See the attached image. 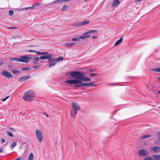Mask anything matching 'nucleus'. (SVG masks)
Here are the masks:
<instances>
[{"label": "nucleus", "instance_id": "f257e3e1", "mask_svg": "<svg viewBox=\"0 0 160 160\" xmlns=\"http://www.w3.org/2000/svg\"><path fill=\"white\" fill-rule=\"evenodd\" d=\"M68 75L71 76L70 78H75L74 79L66 80L65 82L71 85H74L75 87L83 88L85 87L95 86V82L90 83H82V82L89 81L91 79L84 76V73L79 71H73L68 73Z\"/></svg>", "mask_w": 160, "mask_h": 160}, {"label": "nucleus", "instance_id": "f03ea898", "mask_svg": "<svg viewBox=\"0 0 160 160\" xmlns=\"http://www.w3.org/2000/svg\"><path fill=\"white\" fill-rule=\"evenodd\" d=\"M32 58L29 55L21 56L19 58H12L10 59V60L12 61H17L25 63L28 62L29 60L31 59Z\"/></svg>", "mask_w": 160, "mask_h": 160}, {"label": "nucleus", "instance_id": "7ed1b4c3", "mask_svg": "<svg viewBox=\"0 0 160 160\" xmlns=\"http://www.w3.org/2000/svg\"><path fill=\"white\" fill-rule=\"evenodd\" d=\"M34 97V92L32 91H28L25 93L23 96V98L25 101L29 102L32 101Z\"/></svg>", "mask_w": 160, "mask_h": 160}, {"label": "nucleus", "instance_id": "20e7f679", "mask_svg": "<svg viewBox=\"0 0 160 160\" xmlns=\"http://www.w3.org/2000/svg\"><path fill=\"white\" fill-rule=\"evenodd\" d=\"M89 22L88 20H85L80 22L75 23L73 25L74 27H81L84 25L88 24Z\"/></svg>", "mask_w": 160, "mask_h": 160}, {"label": "nucleus", "instance_id": "39448f33", "mask_svg": "<svg viewBox=\"0 0 160 160\" xmlns=\"http://www.w3.org/2000/svg\"><path fill=\"white\" fill-rule=\"evenodd\" d=\"M36 133L38 140L39 142H41L43 139V136L41 132L39 130L37 129L36 131Z\"/></svg>", "mask_w": 160, "mask_h": 160}, {"label": "nucleus", "instance_id": "423d86ee", "mask_svg": "<svg viewBox=\"0 0 160 160\" xmlns=\"http://www.w3.org/2000/svg\"><path fill=\"white\" fill-rule=\"evenodd\" d=\"M1 73L4 76L8 78H12L13 77V75L10 72L5 70H3Z\"/></svg>", "mask_w": 160, "mask_h": 160}, {"label": "nucleus", "instance_id": "0eeeda50", "mask_svg": "<svg viewBox=\"0 0 160 160\" xmlns=\"http://www.w3.org/2000/svg\"><path fill=\"white\" fill-rule=\"evenodd\" d=\"M72 110L75 111L76 113L80 109L79 106L76 102H72Z\"/></svg>", "mask_w": 160, "mask_h": 160}, {"label": "nucleus", "instance_id": "6e6552de", "mask_svg": "<svg viewBox=\"0 0 160 160\" xmlns=\"http://www.w3.org/2000/svg\"><path fill=\"white\" fill-rule=\"evenodd\" d=\"M138 153L142 156H146L148 155V152L146 150L141 149L139 150Z\"/></svg>", "mask_w": 160, "mask_h": 160}, {"label": "nucleus", "instance_id": "1a4fd4ad", "mask_svg": "<svg viewBox=\"0 0 160 160\" xmlns=\"http://www.w3.org/2000/svg\"><path fill=\"white\" fill-rule=\"evenodd\" d=\"M29 76H25L20 78L19 79V81L21 82H23L25 81L27 79L30 78Z\"/></svg>", "mask_w": 160, "mask_h": 160}, {"label": "nucleus", "instance_id": "9d476101", "mask_svg": "<svg viewBox=\"0 0 160 160\" xmlns=\"http://www.w3.org/2000/svg\"><path fill=\"white\" fill-rule=\"evenodd\" d=\"M120 2L119 0H114V2L112 5V8H115L117 6L119 5Z\"/></svg>", "mask_w": 160, "mask_h": 160}, {"label": "nucleus", "instance_id": "9b49d317", "mask_svg": "<svg viewBox=\"0 0 160 160\" xmlns=\"http://www.w3.org/2000/svg\"><path fill=\"white\" fill-rule=\"evenodd\" d=\"M150 149L154 152H158L160 150V148L158 147H154L150 148Z\"/></svg>", "mask_w": 160, "mask_h": 160}, {"label": "nucleus", "instance_id": "f8f14e48", "mask_svg": "<svg viewBox=\"0 0 160 160\" xmlns=\"http://www.w3.org/2000/svg\"><path fill=\"white\" fill-rule=\"evenodd\" d=\"M123 38L122 37L116 41L114 44V46H116L119 45L122 42Z\"/></svg>", "mask_w": 160, "mask_h": 160}, {"label": "nucleus", "instance_id": "ddd939ff", "mask_svg": "<svg viewBox=\"0 0 160 160\" xmlns=\"http://www.w3.org/2000/svg\"><path fill=\"white\" fill-rule=\"evenodd\" d=\"M75 42H72L71 43H67L64 44V46L67 48L70 47L74 46L75 44Z\"/></svg>", "mask_w": 160, "mask_h": 160}, {"label": "nucleus", "instance_id": "4468645a", "mask_svg": "<svg viewBox=\"0 0 160 160\" xmlns=\"http://www.w3.org/2000/svg\"><path fill=\"white\" fill-rule=\"evenodd\" d=\"M97 32H98V31L97 30H90V31H89L88 32H86L84 33V34L88 35L89 34H90L92 33H97Z\"/></svg>", "mask_w": 160, "mask_h": 160}, {"label": "nucleus", "instance_id": "2eb2a0df", "mask_svg": "<svg viewBox=\"0 0 160 160\" xmlns=\"http://www.w3.org/2000/svg\"><path fill=\"white\" fill-rule=\"evenodd\" d=\"M84 35L83 36H80L79 37V38L80 39H83V40H85L86 39L88 38V37H90V36L88 35H86V34H84V33L83 34Z\"/></svg>", "mask_w": 160, "mask_h": 160}, {"label": "nucleus", "instance_id": "dca6fc26", "mask_svg": "<svg viewBox=\"0 0 160 160\" xmlns=\"http://www.w3.org/2000/svg\"><path fill=\"white\" fill-rule=\"evenodd\" d=\"M36 6V4H33L32 5V7H26V8H22L21 9L22 10H27L29 9H33L34 8L33 7L34 6Z\"/></svg>", "mask_w": 160, "mask_h": 160}, {"label": "nucleus", "instance_id": "f3484780", "mask_svg": "<svg viewBox=\"0 0 160 160\" xmlns=\"http://www.w3.org/2000/svg\"><path fill=\"white\" fill-rule=\"evenodd\" d=\"M75 111H74L73 110H71V115L72 117L73 118H75L76 115L77 113V112H75Z\"/></svg>", "mask_w": 160, "mask_h": 160}, {"label": "nucleus", "instance_id": "a211bd4d", "mask_svg": "<svg viewBox=\"0 0 160 160\" xmlns=\"http://www.w3.org/2000/svg\"><path fill=\"white\" fill-rule=\"evenodd\" d=\"M52 61V62H50L49 64V67L53 66L57 62L55 59H54Z\"/></svg>", "mask_w": 160, "mask_h": 160}, {"label": "nucleus", "instance_id": "6ab92c4d", "mask_svg": "<svg viewBox=\"0 0 160 160\" xmlns=\"http://www.w3.org/2000/svg\"><path fill=\"white\" fill-rule=\"evenodd\" d=\"M49 55H47L40 56L39 58L41 59L44 60L47 58H49Z\"/></svg>", "mask_w": 160, "mask_h": 160}, {"label": "nucleus", "instance_id": "aec40b11", "mask_svg": "<svg viewBox=\"0 0 160 160\" xmlns=\"http://www.w3.org/2000/svg\"><path fill=\"white\" fill-rule=\"evenodd\" d=\"M154 160H160V155H154L153 157Z\"/></svg>", "mask_w": 160, "mask_h": 160}, {"label": "nucleus", "instance_id": "412c9836", "mask_svg": "<svg viewBox=\"0 0 160 160\" xmlns=\"http://www.w3.org/2000/svg\"><path fill=\"white\" fill-rule=\"evenodd\" d=\"M39 61V58L38 57H35L33 59L32 62L34 63H36Z\"/></svg>", "mask_w": 160, "mask_h": 160}, {"label": "nucleus", "instance_id": "4be33fe9", "mask_svg": "<svg viewBox=\"0 0 160 160\" xmlns=\"http://www.w3.org/2000/svg\"><path fill=\"white\" fill-rule=\"evenodd\" d=\"M151 136V135H146L144 136H142L140 138V139H146L148 138L149 137H150Z\"/></svg>", "mask_w": 160, "mask_h": 160}, {"label": "nucleus", "instance_id": "5701e85b", "mask_svg": "<svg viewBox=\"0 0 160 160\" xmlns=\"http://www.w3.org/2000/svg\"><path fill=\"white\" fill-rule=\"evenodd\" d=\"M55 60L56 62H58L59 61H61L63 60V57H59Z\"/></svg>", "mask_w": 160, "mask_h": 160}, {"label": "nucleus", "instance_id": "b1692460", "mask_svg": "<svg viewBox=\"0 0 160 160\" xmlns=\"http://www.w3.org/2000/svg\"><path fill=\"white\" fill-rule=\"evenodd\" d=\"M12 72L14 74H19L20 73V72L15 69H12Z\"/></svg>", "mask_w": 160, "mask_h": 160}, {"label": "nucleus", "instance_id": "393cba45", "mask_svg": "<svg viewBox=\"0 0 160 160\" xmlns=\"http://www.w3.org/2000/svg\"><path fill=\"white\" fill-rule=\"evenodd\" d=\"M151 70L152 71L160 72V68H152L151 69Z\"/></svg>", "mask_w": 160, "mask_h": 160}, {"label": "nucleus", "instance_id": "a878e982", "mask_svg": "<svg viewBox=\"0 0 160 160\" xmlns=\"http://www.w3.org/2000/svg\"><path fill=\"white\" fill-rule=\"evenodd\" d=\"M68 8V6L67 5H65L62 7L61 9V10L62 11H66L67 9Z\"/></svg>", "mask_w": 160, "mask_h": 160}, {"label": "nucleus", "instance_id": "bb28decb", "mask_svg": "<svg viewBox=\"0 0 160 160\" xmlns=\"http://www.w3.org/2000/svg\"><path fill=\"white\" fill-rule=\"evenodd\" d=\"M33 153H30L29 157V160H33Z\"/></svg>", "mask_w": 160, "mask_h": 160}, {"label": "nucleus", "instance_id": "cd10ccee", "mask_svg": "<svg viewBox=\"0 0 160 160\" xmlns=\"http://www.w3.org/2000/svg\"><path fill=\"white\" fill-rule=\"evenodd\" d=\"M63 2V0H57L56 1L53 2L52 3H61Z\"/></svg>", "mask_w": 160, "mask_h": 160}, {"label": "nucleus", "instance_id": "c85d7f7f", "mask_svg": "<svg viewBox=\"0 0 160 160\" xmlns=\"http://www.w3.org/2000/svg\"><path fill=\"white\" fill-rule=\"evenodd\" d=\"M50 57L49 58H47L48 59V62H49L53 60L54 58H52V55H49Z\"/></svg>", "mask_w": 160, "mask_h": 160}, {"label": "nucleus", "instance_id": "c756f323", "mask_svg": "<svg viewBox=\"0 0 160 160\" xmlns=\"http://www.w3.org/2000/svg\"><path fill=\"white\" fill-rule=\"evenodd\" d=\"M17 143L16 142H14L12 143L10 145V147L12 148H13L14 147H15Z\"/></svg>", "mask_w": 160, "mask_h": 160}, {"label": "nucleus", "instance_id": "7c9ffc66", "mask_svg": "<svg viewBox=\"0 0 160 160\" xmlns=\"http://www.w3.org/2000/svg\"><path fill=\"white\" fill-rule=\"evenodd\" d=\"M144 160H153L150 156H147L144 159Z\"/></svg>", "mask_w": 160, "mask_h": 160}, {"label": "nucleus", "instance_id": "2f4dec72", "mask_svg": "<svg viewBox=\"0 0 160 160\" xmlns=\"http://www.w3.org/2000/svg\"><path fill=\"white\" fill-rule=\"evenodd\" d=\"M157 137L158 141H160V132H158L157 133Z\"/></svg>", "mask_w": 160, "mask_h": 160}, {"label": "nucleus", "instance_id": "473e14b6", "mask_svg": "<svg viewBox=\"0 0 160 160\" xmlns=\"http://www.w3.org/2000/svg\"><path fill=\"white\" fill-rule=\"evenodd\" d=\"M80 38H73L72 41H79L80 40Z\"/></svg>", "mask_w": 160, "mask_h": 160}, {"label": "nucleus", "instance_id": "72a5a7b5", "mask_svg": "<svg viewBox=\"0 0 160 160\" xmlns=\"http://www.w3.org/2000/svg\"><path fill=\"white\" fill-rule=\"evenodd\" d=\"M41 65H37L34 66L33 67V68H34V69H35V68L38 69V68H40L41 67Z\"/></svg>", "mask_w": 160, "mask_h": 160}, {"label": "nucleus", "instance_id": "f704fd0d", "mask_svg": "<svg viewBox=\"0 0 160 160\" xmlns=\"http://www.w3.org/2000/svg\"><path fill=\"white\" fill-rule=\"evenodd\" d=\"M7 133L10 137H13V134L12 132H8Z\"/></svg>", "mask_w": 160, "mask_h": 160}, {"label": "nucleus", "instance_id": "c9c22d12", "mask_svg": "<svg viewBox=\"0 0 160 160\" xmlns=\"http://www.w3.org/2000/svg\"><path fill=\"white\" fill-rule=\"evenodd\" d=\"M9 15L10 16H12L14 14L13 11L12 10H10L9 12Z\"/></svg>", "mask_w": 160, "mask_h": 160}, {"label": "nucleus", "instance_id": "e433bc0d", "mask_svg": "<svg viewBox=\"0 0 160 160\" xmlns=\"http://www.w3.org/2000/svg\"><path fill=\"white\" fill-rule=\"evenodd\" d=\"M97 75V74L96 73H92L90 74V75L91 76H95Z\"/></svg>", "mask_w": 160, "mask_h": 160}, {"label": "nucleus", "instance_id": "4c0bfd02", "mask_svg": "<svg viewBox=\"0 0 160 160\" xmlns=\"http://www.w3.org/2000/svg\"><path fill=\"white\" fill-rule=\"evenodd\" d=\"M30 68H22V70L23 71H25L28 69H29Z\"/></svg>", "mask_w": 160, "mask_h": 160}, {"label": "nucleus", "instance_id": "58836bf2", "mask_svg": "<svg viewBox=\"0 0 160 160\" xmlns=\"http://www.w3.org/2000/svg\"><path fill=\"white\" fill-rule=\"evenodd\" d=\"M35 52L38 55H42V52L36 51Z\"/></svg>", "mask_w": 160, "mask_h": 160}, {"label": "nucleus", "instance_id": "ea45409f", "mask_svg": "<svg viewBox=\"0 0 160 160\" xmlns=\"http://www.w3.org/2000/svg\"><path fill=\"white\" fill-rule=\"evenodd\" d=\"M9 97V96H7L6 97V98H4V99H3L2 100V101L3 102H4Z\"/></svg>", "mask_w": 160, "mask_h": 160}, {"label": "nucleus", "instance_id": "a19ab883", "mask_svg": "<svg viewBox=\"0 0 160 160\" xmlns=\"http://www.w3.org/2000/svg\"><path fill=\"white\" fill-rule=\"evenodd\" d=\"M48 53L47 52H42V55H45L48 54Z\"/></svg>", "mask_w": 160, "mask_h": 160}, {"label": "nucleus", "instance_id": "79ce46f5", "mask_svg": "<svg viewBox=\"0 0 160 160\" xmlns=\"http://www.w3.org/2000/svg\"><path fill=\"white\" fill-rule=\"evenodd\" d=\"M89 71L90 72H93L94 71L93 69L92 68L90 69L89 70Z\"/></svg>", "mask_w": 160, "mask_h": 160}, {"label": "nucleus", "instance_id": "37998d69", "mask_svg": "<svg viewBox=\"0 0 160 160\" xmlns=\"http://www.w3.org/2000/svg\"><path fill=\"white\" fill-rule=\"evenodd\" d=\"M5 140L4 139H2L1 140V142L2 143L4 142H5Z\"/></svg>", "mask_w": 160, "mask_h": 160}, {"label": "nucleus", "instance_id": "c03bdc74", "mask_svg": "<svg viewBox=\"0 0 160 160\" xmlns=\"http://www.w3.org/2000/svg\"><path fill=\"white\" fill-rule=\"evenodd\" d=\"M28 52H36V51H35L34 50H28Z\"/></svg>", "mask_w": 160, "mask_h": 160}, {"label": "nucleus", "instance_id": "a18cd8bd", "mask_svg": "<svg viewBox=\"0 0 160 160\" xmlns=\"http://www.w3.org/2000/svg\"><path fill=\"white\" fill-rule=\"evenodd\" d=\"M3 149L2 148H0V153L2 152H3Z\"/></svg>", "mask_w": 160, "mask_h": 160}, {"label": "nucleus", "instance_id": "49530a36", "mask_svg": "<svg viewBox=\"0 0 160 160\" xmlns=\"http://www.w3.org/2000/svg\"><path fill=\"white\" fill-rule=\"evenodd\" d=\"M21 158L20 157H19L17 158L15 160H20Z\"/></svg>", "mask_w": 160, "mask_h": 160}, {"label": "nucleus", "instance_id": "de8ad7c7", "mask_svg": "<svg viewBox=\"0 0 160 160\" xmlns=\"http://www.w3.org/2000/svg\"><path fill=\"white\" fill-rule=\"evenodd\" d=\"M97 38V37L96 36H93L92 37V38H93V39H95V38Z\"/></svg>", "mask_w": 160, "mask_h": 160}, {"label": "nucleus", "instance_id": "09e8293b", "mask_svg": "<svg viewBox=\"0 0 160 160\" xmlns=\"http://www.w3.org/2000/svg\"><path fill=\"white\" fill-rule=\"evenodd\" d=\"M142 0H135L136 2H138L142 1Z\"/></svg>", "mask_w": 160, "mask_h": 160}, {"label": "nucleus", "instance_id": "8fccbe9b", "mask_svg": "<svg viewBox=\"0 0 160 160\" xmlns=\"http://www.w3.org/2000/svg\"><path fill=\"white\" fill-rule=\"evenodd\" d=\"M9 128L10 129V130H14V129L12 128Z\"/></svg>", "mask_w": 160, "mask_h": 160}, {"label": "nucleus", "instance_id": "3c124183", "mask_svg": "<svg viewBox=\"0 0 160 160\" xmlns=\"http://www.w3.org/2000/svg\"><path fill=\"white\" fill-rule=\"evenodd\" d=\"M3 63L2 62H0V66L2 65Z\"/></svg>", "mask_w": 160, "mask_h": 160}, {"label": "nucleus", "instance_id": "603ef678", "mask_svg": "<svg viewBox=\"0 0 160 160\" xmlns=\"http://www.w3.org/2000/svg\"><path fill=\"white\" fill-rule=\"evenodd\" d=\"M45 114L47 117H48V115L47 114H46V113H45Z\"/></svg>", "mask_w": 160, "mask_h": 160}, {"label": "nucleus", "instance_id": "864d4df0", "mask_svg": "<svg viewBox=\"0 0 160 160\" xmlns=\"http://www.w3.org/2000/svg\"><path fill=\"white\" fill-rule=\"evenodd\" d=\"M70 0H63V1H66V2H68V1H69Z\"/></svg>", "mask_w": 160, "mask_h": 160}, {"label": "nucleus", "instance_id": "5fc2aeb1", "mask_svg": "<svg viewBox=\"0 0 160 160\" xmlns=\"http://www.w3.org/2000/svg\"><path fill=\"white\" fill-rule=\"evenodd\" d=\"M158 79L159 81H160V77H158Z\"/></svg>", "mask_w": 160, "mask_h": 160}, {"label": "nucleus", "instance_id": "6e6d98bb", "mask_svg": "<svg viewBox=\"0 0 160 160\" xmlns=\"http://www.w3.org/2000/svg\"><path fill=\"white\" fill-rule=\"evenodd\" d=\"M158 93H159V94H160V90L158 91Z\"/></svg>", "mask_w": 160, "mask_h": 160}, {"label": "nucleus", "instance_id": "4d7b16f0", "mask_svg": "<svg viewBox=\"0 0 160 160\" xmlns=\"http://www.w3.org/2000/svg\"><path fill=\"white\" fill-rule=\"evenodd\" d=\"M9 28H12L11 27H10Z\"/></svg>", "mask_w": 160, "mask_h": 160}, {"label": "nucleus", "instance_id": "13d9d810", "mask_svg": "<svg viewBox=\"0 0 160 160\" xmlns=\"http://www.w3.org/2000/svg\"><path fill=\"white\" fill-rule=\"evenodd\" d=\"M158 108L160 109V106L158 107Z\"/></svg>", "mask_w": 160, "mask_h": 160}, {"label": "nucleus", "instance_id": "bf43d9fd", "mask_svg": "<svg viewBox=\"0 0 160 160\" xmlns=\"http://www.w3.org/2000/svg\"><path fill=\"white\" fill-rule=\"evenodd\" d=\"M88 0H84V1L85 2H86Z\"/></svg>", "mask_w": 160, "mask_h": 160}, {"label": "nucleus", "instance_id": "052dcab7", "mask_svg": "<svg viewBox=\"0 0 160 160\" xmlns=\"http://www.w3.org/2000/svg\"><path fill=\"white\" fill-rule=\"evenodd\" d=\"M110 85H112V84H110Z\"/></svg>", "mask_w": 160, "mask_h": 160}]
</instances>
